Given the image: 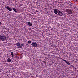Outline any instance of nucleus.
<instances>
[{
	"mask_svg": "<svg viewBox=\"0 0 78 78\" xmlns=\"http://www.w3.org/2000/svg\"><path fill=\"white\" fill-rule=\"evenodd\" d=\"M6 39V37L5 35L1 36L0 35V40L1 41H5Z\"/></svg>",
	"mask_w": 78,
	"mask_h": 78,
	"instance_id": "1",
	"label": "nucleus"
},
{
	"mask_svg": "<svg viewBox=\"0 0 78 78\" xmlns=\"http://www.w3.org/2000/svg\"><path fill=\"white\" fill-rule=\"evenodd\" d=\"M5 7L6 8V9H7V10H8V11H12V9H11V8H10V7L9 6H5Z\"/></svg>",
	"mask_w": 78,
	"mask_h": 78,
	"instance_id": "3",
	"label": "nucleus"
},
{
	"mask_svg": "<svg viewBox=\"0 0 78 78\" xmlns=\"http://www.w3.org/2000/svg\"><path fill=\"white\" fill-rule=\"evenodd\" d=\"M59 11V10H58L57 9H54V12L55 14H57L58 13Z\"/></svg>",
	"mask_w": 78,
	"mask_h": 78,
	"instance_id": "2",
	"label": "nucleus"
},
{
	"mask_svg": "<svg viewBox=\"0 0 78 78\" xmlns=\"http://www.w3.org/2000/svg\"><path fill=\"white\" fill-rule=\"evenodd\" d=\"M28 44H31L32 42L31 41H30V40H29L28 42Z\"/></svg>",
	"mask_w": 78,
	"mask_h": 78,
	"instance_id": "13",
	"label": "nucleus"
},
{
	"mask_svg": "<svg viewBox=\"0 0 78 78\" xmlns=\"http://www.w3.org/2000/svg\"><path fill=\"white\" fill-rule=\"evenodd\" d=\"M31 45L33 47H36L37 46V44L35 42H32L31 44Z\"/></svg>",
	"mask_w": 78,
	"mask_h": 78,
	"instance_id": "5",
	"label": "nucleus"
},
{
	"mask_svg": "<svg viewBox=\"0 0 78 78\" xmlns=\"http://www.w3.org/2000/svg\"><path fill=\"white\" fill-rule=\"evenodd\" d=\"M16 45L18 47L20 45V43H16Z\"/></svg>",
	"mask_w": 78,
	"mask_h": 78,
	"instance_id": "14",
	"label": "nucleus"
},
{
	"mask_svg": "<svg viewBox=\"0 0 78 78\" xmlns=\"http://www.w3.org/2000/svg\"><path fill=\"white\" fill-rule=\"evenodd\" d=\"M58 14L59 15V16H62L63 15V13L61 12L60 11H58Z\"/></svg>",
	"mask_w": 78,
	"mask_h": 78,
	"instance_id": "6",
	"label": "nucleus"
},
{
	"mask_svg": "<svg viewBox=\"0 0 78 78\" xmlns=\"http://www.w3.org/2000/svg\"><path fill=\"white\" fill-rule=\"evenodd\" d=\"M0 25H2V23H1V22L0 21Z\"/></svg>",
	"mask_w": 78,
	"mask_h": 78,
	"instance_id": "16",
	"label": "nucleus"
},
{
	"mask_svg": "<svg viewBox=\"0 0 78 78\" xmlns=\"http://www.w3.org/2000/svg\"><path fill=\"white\" fill-rule=\"evenodd\" d=\"M11 55L12 57H14V53H13V52H11Z\"/></svg>",
	"mask_w": 78,
	"mask_h": 78,
	"instance_id": "11",
	"label": "nucleus"
},
{
	"mask_svg": "<svg viewBox=\"0 0 78 78\" xmlns=\"http://www.w3.org/2000/svg\"><path fill=\"white\" fill-rule=\"evenodd\" d=\"M13 11H15V12H17V10L15 8H13Z\"/></svg>",
	"mask_w": 78,
	"mask_h": 78,
	"instance_id": "12",
	"label": "nucleus"
},
{
	"mask_svg": "<svg viewBox=\"0 0 78 78\" xmlns=\"http://www.w3.org/2000/svg\"><path fill=\"white\" fill-rule=\"evenodd\" d=\"M60 59H62V58H61Z\"/></svg>",
	"mask_w": 78,
	"mask_h": 78,
	"instance_id": "17",
	"label": "nucleus"
},
{
	"mask_svg": "<svg viewBox=\"0 0 78 78\" xmlns=\"http://www.w3.org/2000/svg\"><path fill=\"white\" fill-rule=\"evenodd\" d=\"M65 62L67 64H68V65H70V63H69V62L67 61V60H64Z\"/></svg>",
	"mask_w": 78,
	"mask_h": 78,
	"instance_id": "7",
	"label": "nucleus"
},
{
	"mask_svg": "<svg viewBox=\"0 0 78 78\" xmlns=\"http://www.w3.org/2000/svg\"><path fill=\"white\" fill-rule=\"evenodd\" d=\"M21 45L22 47H23V46H24V44H21Z\"/></svg>",
	"mask_w": 78,
	"mask_h": 78,
	"instance_id": "15",
	"label": "nucleus"
},
{
	"mask_svg": "<svg viewBox=\"0 0 78 78\" xmlns=\"http://www.w3.org/2000/svg\"><path fill=\"white\" fill-rule=\"evenodd\" d=\"M11 58H8V59L7 60V62H11Z\"/></svg>",
	"mask_w": 78,
	"mask_h": 78,
	"instance_id": "9",
	"label": "nucleus"
},
{
	"mask_svg": "<svg viewBox=\"0 0 78 78\" xmlns=\"http://www.w3.org/2000/svg\"><path fill=\"white\" fill-rule=\"evenodd\" d=\"M18 48H22V46L20 45H20L18 46Z\"/></svg>",
	"mask_w": 78,
	"mask_h": 78,
	"instance_id": "10",
	"label": "nucleus"
},
{
	"mask_svg": "<svg viewBox=\"0 0 78 78\" xmlns=\"http://www.w3.org/2000/svg\"><path fill=\"white\" fill-rule=\"evenodd\" d=\"M66 12L68 13V14H71L73 12H72V11H71L70 10H69V9H67L66 10Z\"/></svg>",
	"mask_w": 78,
	"mask_h": 78,
	"instance_id": "4",
	"label": "nucleus"
},
{
	"mask_svg": "<svg viewBox=\"0 0 78 78\" xmlns=\"http://www.w3.org/2000/svg\"><path fill=\"white\" fill-rule=\"evenodd\" d=\"M41 78H42V77H41Z\"/></svg>",
	"mask_w": 78,
	"mask_h": 78,
	"instance_id": "18",
	"label": "nucleus"
},
{
	"mask_svg": "<svg viewBox=\"0 0 78 78\" xmlns=\"http://www.w3.org/2000/svg\"><path fill=\"white\" fill-rule=\"evenodd\" d=\"M27 23L29 25V26H32V23H31L30 22H27Z\"/></svg>",
	"mask_w": 78,
	"mask_h": 78,
	"instance_id": "8",
	"label": "nucleus"
}]
</instances>
